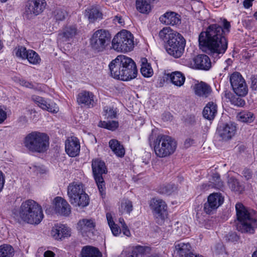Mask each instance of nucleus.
I'll return each instance as SVG.
<instances>
[{
  "label": "nucleus",
  "instance_id": "13",
  "mask_svg": "<svg viewBox=\"0 0 257 257\" xmlns=\"http://www.w3.org/2000/svg\"><path fill=\"white\" fill-rule=\"evenodd\" d=\"M46 5L45 0H29L25 10L27 18L31 19L41 14L45 9Z\"/></svg>",
  "mask_w": 257,
  "mask_h": 257
},
{
  "label": "nucleus",
  "instance_id": "44",
  "mask_svg": "<svg viewBox=\"0 0 257 257\" xmlns=\"http://www.w3.org/2000/svg\"><path fill=\"white\" fill-rule=\"evenodd\" d=\"M28 50L23 46H18L15 49V53L17 57L26 59L27 58Z\"/></svg>",
  "mask_w": 257,
  "mask_h": 257
},
{
  "label": "nucleus",
  "instance_id": "19",
  "mask_svg": "<svg viewBox=\"0 0 257 257\" xmlns=\"http://www.w3.org/2000/svg\"><path fill=\"white\" fill-rule=\"evenodd\" d=\"M51 235L54 239L61 240L70 236V229L66 225L57 223L52 227Z\"/></svg>",
  "mask_w": 257,
  "mask_h": 257
},
{
  "label": "nucleus",
  "instance_id": "51",
  "mask_svg": "<svg viewBox=\"0 0 257 257\" xmlns=\"http://www.w3.org/2000/svg\"><path fill=\"white\" fill-rule=\"evenodd\" d=\"M231 101L232 104L238 106H243L245 103L244 101L239 97L237 98H233Z\"/></svg>",
  "mask_w": 257,
  "mask_h": 257
},
{
  "label": "nucleus",
  "instance_id": "5",
  "mask_svg": "<svg viewBox=\"0 0 257 257\" xmlns=\"http://www.w3.org/2000/svg\"><path fill=\"white\" fill-rule=\"evenodd\" d=\"M153 37H159L166 43V49L169 55L175 58H179L182 55L186 40L180 33H155Z\"/></svg>",
  "mask_w": 257,
  "mask_h": 257
},
{
  "label": "nucleus",
  "instance_id": "22",
  "mask_svg": "<svg viewBox=\"0 0 257 257\" xmlns=\"http://www.w3.org/2000/svg\"><path fill=\"white\" fill-rule=\"evenodd\" d=\"M159 20L163 24L173 26H178L181 21L180 16L173 12L165 13L160 17Z\"/></svg>",
  "mask_w": 257,
  "mask_h": 257
},
{
  "label": "nucleus",
  "instance_id": "29",
  "mask_svg": "<svg viewBox=\"0 0 257 257\" xmlns=\"http://www.w3.org/2000/svg\"><path fill=\"white\" fill-rule=\"evenodd\" d=\"M194 89L196 95L203 97H207L211 91L210 87L203 82L195 84Z\"/></svg>",
  "mask_w": 257,
  "mask_h": 257
},
{
  "label": "nucleus",
  "instance_id": "25",
  "mask_svg": "<svg viewBox=\"0 0 257 257\" xmlns=\"http://www.w3.org/2000/svg\"><path fill=\"white\" fill-rule=\"evenodd\" d=\"M219 24L210 25L205 32H223L224 31L229 32L231 25L230 22L225 19H220Z\"/></svg>",
  "mask_w": 257,
  "mask_h": 257
},
{
  "label": "nucleus",
  "instance_id": "61",
  "mask_svg": "<svg viewBox=\"0 0 257 257\" xmlns=\"http://www.w3.org/2000/svg\"><path fill=\"white\" fill-rule=\"evenodd\" d=\"M251 88L253 90L257 91V77L252 79L251 83Z\"/></svg>",
  "mask_w": 257,
  "mask_h": 257
},
{
  "label": "nucleus",
  "instance_id": "50",
  "mask_svg": "<svg viewBox=\"0 0 257 257\" xmlns=\"http://www.w3.org/2000/svg\"><path fill=\"white\" fill-rule=\"evenodd\" d=\"M7 118V114L6 109H3L2 106H0V124L4 122Z\"/></svg>",
  "mask_w": 257,
  "mask_h": 257
},
{
  "label": "nucleus",
  "instance_id": "15",
  "mask_svg": "<svg viewBox=\"0 0 257 257\" xmlns=\"http://www.w3.org/2000/svg\"><path fill=\"white\" fill-rule=\"evenodd\" d=\"M32 99L43 110L53 113H56L59 111V107L55 103L46 100L44 98L37 95L32 96Z\"/></svg>",
  "mask_w": 257,
  "mask_h": 257
},
{
  "label": "nucleus",
  "instance_id": "41",
  "mask_svg": "<svg viewBox=\"0 0 257 257\" xmlns=\"http://www.w3.org/2000/svg\"><path fill=\"white\" fill-rule=\"evenodd\" d=\"M237 117L239 121L243 122H251L254 119L253 114L248 111L240 112Z\"/></svg>",
  "mask_w": 257,
  "mask_h": 257
},
{
  "label": "nucleus",
  "instance_id": "32",
  "mask_svg": "<svg viewBox=\"0 0 257 257\" xmlns=\"http://www.w3.org/2000/svg\"><path fill=\"white\" fill-rule=\"evenodd\" d=\"M157 0H137L136 8L141 13L147 14L151 10V4Z\"/></svg>",
  "mask_w": 257,
  "mask_h": 257
},
{
  "label": "nucleus",
  "instance_id": "33",
  "mask_svg": "<svg viewBox=\"0 0 257 257\" xmlns=\"http://www.w3.org/2000/svg\"><path fill=\"white\" fill-rule=\"evenodd\" d=\"M102 254L98 248L86 246L83 247L81 251V257H101Z\"/></svg>",
  "mask_w": 257,
  "mask_h": 257
},
{
  "label": "nucleus",
  "instance_id": "57",
  "mask_svg": "<svg viewBox=\"0 0 257 257\" xmlns=\"http://www.w3.org/2000/svg\"><path fill=\"white\" fill-rule=\"evenodd\" d=\"M195 143V141L193 139L191 138H188L187 139L184 143V145L185 147L189 148L192 145H193Z\"/></svg>",
  "mask_w": 257,
  "mask_h": 257
},
{
  "label": "nucleus",
  "instance_id": "18",
  "mask_svg": "<svg viewBox=\"0 0 257 257\" xmlns=\"http://www.w3.org/2000/svg\"><path fill=\"white\" fill-rule=\"evenodd\" d=\"M95 223L92 219H82L77 223V228L83 236H88L92 232Z\"/></svg>",
  "mask_w": 257,
  "mask_h": 257
},
{
  "label": "nucleus",
  "instance_id": "38",
  "mask_svg": "<svg viewBox=\"0 0 257 257\" xmlns=\"http://www.w3.org/2000/svg\"><path fill=\"white\" fill-rule=\"evenodd\" d=\"M29 62L33 65H37L40 63L41 58L37 53L31 49L28 50L27 58Z\"/></svg>",
  "mask_w": 257,
  "mask_h": 257
},
{
  "label": "nucleus",
  "instance_id": "42",
  "mask_svg": "<svg viewBox=\"0 0 257 257\" xmlns=\"http://www.w3.org/2000/svg\"><path fill=\"white\" fill-rule=\"evenodd\" d=\"M133 210V204L131 201L127 199L122 200L121 202L119 211L121 213L130 214Z\"/></svg>",
  "mask_w": 257,
  "mask_h": 257
},
{
  "label": "nucleus",
  "instance_id": "40",
  "mask_svg": "<svg viewBox=\"0 0 257 257\" xmlns=\"http://www.w3.org/2000/svg\"><path fill=\"white\" fill-rule=\"evenodd\" d=\"M14 249L10 245L4 244L0 246V257H13Z\"/></svg>",
  "mask_w": 257,
  "mask_h": 257
},
{
  "label": "nucleus",
  "instance_id": "11",
  "mask_svg": "<svg viewBox=\"0 0 257 257\" xmlns=\"http://www.w3.org/2000/svg\"><path fill=\"white\" fill-rule=\"evenodd\" d=\"M111 39L110 33H93L90 39V44L93 49L101 52L110 44Z\"/></svg>",
  "mask_w": 257,
  "mask_h": 257
},
{
  "label": "nucleus",
  "instance_id": "56",
  "mask_svg": "<svg viewBox=\"0 0 257 257\" xmlns=\"http://www.w3.org/2000/svg\"><path fill=\"white\" fill-rule=\"evenodd\" d=\"M213 178L216 181L217 185L219 187L222 186V182L221 181L220 176L218 174H214L213 176Z\"/></svg>",
  "mask_w": 257,
  "mask_h": 257
},
{
  "label": "nucleus",
  "instance_id": "24",
  "mask_svg": "<svg viewBox=\"0 0 257 257\" xmlns=\"http://www.w3.org/2000/svg\"><path fill=\"white\" fill-rule=\"evenodd\" d=\"M84 191L82 183L73 182L70 184L67 189V194L70 202L71 201L76 202V197H77L80 194Z\"/></svg>",
  "mask_w": 257,
  "mask_h": 257
},
{
  "label": "nucleus",
  "instance_id": "53",
  "mask_svg": "<svg viewBox=\"0 0 257 257\" xmlns=\"http://www.w3.org/2000/svg\"><path fill=\"white\" fill-rule=\"evenodd\" d=\"M5 182V176L0 170V192L2 191Z\"/></svg>",
  "mask_w": 257,
  "mask_h": 257
},
{
  "label": "nucleus",
  "instance_id": "28",
  "mask_svg": "<svg viewBox=\"0 0 257 257\" xmlns=\"http://www.w3.org/2000/svg\"><path fill=\"white\" fill-rule=\"evenodd\" d=\"M177 190V186L173 183H164L159 185L157 192L162 195L169 196L174 194Z\"/></svg>",
  "mask_w": 257,
  "mask_h": 257
},
{
  "label": "nucleus",
  "instance_id": "58",
  "mask_svg": "<svg viewBox=\"0 0 257 257\" xmlns=\"http://www.w3.org/2000/svg\"><path fill=\"white\" fill-rule=\"evenodd\" d=\"M254 0H244L243 5L244 8L249 9L252 5V2Z\"/></svg>",
  "mask_w": 257,
  "mask_h": 257
},
{
  "label": "nucleus",
  "instance_id": "34",
  "mask_svg": "<svg viewBox=\"0 0 257 257\" xmlns=\"http://www.w3.org/2000/svg\"><path fill=\"white\" fill-rule=\"evenodd\" d=\"M75 200H76V202L73 201L70 202L73 206L84 207L89 204V196L85 191L76 197Z\"/></svg>",
  "mask_w": 257,
  "mask_h": 257
},
{
  "label": "nucleus",
  "instance_id": "26",
  "mask_svg": "<svg viewBox=\"0 0 257 257\" xmlns=\"http://www.w3.org/2000/svg\"><path fill=\"white\" fill-rule=\"evenodd\" d=\"M102 14L96 7L87 8L85 10V17L90 23H94L102 19Z\"/></svg>",
  "mask_w": 257,
  "mask_h": 257
},
{
  "label": "nucleus",
  "instance_id": "3",
  "mask_svg": "<svg viewBox=\"0 0 257 257\" xmlns=\"http://www.w3.org/2000/svg\"><path fill=\"white\" fill-rule=\"evenodd\" d=\"M12 215L16 219L32 224H38L42 220L44 215L41 206L33 200L24 201L19 208L12 209Z\"/></svg>",
  "mask_w": 257,
  "mask_h": 257
},
{
  "label": "nucleus",
  "instance_id": "16",
  "mask_svg": "<svg viewBox=\"0 0 257 257\" xmlns=\"http://www.w3.org/2000/svg\"><path fill=\"white\" fill-rule=\"evenodd\" d=\"M77 101L82 107L92 108L95 105L94 95L91 92L82 91L77 96Z\"/></svg>",
  "mask_w": 257,
  "mask_h": 257
},
{
  "label": "nucleus",
  "instance_id": "4",
  "mask_svg": "<svg viewBox=\"0 0 257 257\" xmlns=\"http://www.w3.org/2000/svg\"><path fill=\"white\" fill-rule=\"evenodd\" d=\"M235 210L238 221L236 229L241 232L253 233L254 228L257 227V217L255 211L248 209L241 203L236 204Z\"/></svg>",
  "mask_w": 257,
  "mask_h": 257
},
{
  "label": "nucleus",
  "instance_id": "48",
  "mask_svg": "<svg viewBox=\"0 0 257 257\" xmlns=\"http://www.w3.org/2000/svg\"><path fill=\"white\" fill-rule=\"evenodd\" d=\"M214 252L217 254H223L225 252V248L222 243H218L214 247Z\"/></svg>",
  "mask_w": 257,
  "mask_h": 257
},
{
  "label": "nucleus",
  "instance_id": "49",
  "mask_svg": "<svg viewBox=\"0 0 257 257\" xmlns=\"http://www.w3.org/2000/svg\"><path fill=\"white\" fill-rule=\"evenodd\" d=\"M19 83L21 86L26 88L33 89H36L37 88V87L32 82H30L24 79H20L19 80Z\"/></svg>",
  "mask_w": 257,
  "mask_h": 257
},
{
  "label": "nucleus",
  "instance_id": "21",
  "mask_svg": "<svg viewBox=\"0 0 257 257\" xmlns=\"http://www.w3.org/2000/svg\"><path fill=\"white\" fill-rule=\"evenodd\" d=\"M55 210L56 213L63 216H68L71 212V207L66 200L61 197L54 199Z\"/></svg>",
  "mask_w": 257,
  "mask_h": 257
},
{
  "label": "nucleus",
  "instance_id": "35",
  "mask_svg": "<svg viewBox=\"0 0 257 257\" xmlns=\"http://www.w3.org/2000/svg\"><path fill=\"white\" fill-rule=\"evenodd\" d=\"M175 248L177 251V253L181 257H183L184 256L186 257V256L189 254V253H191L190 252L191 245L189 243H178L175 245Z\"/></svg>",
  "mask_w": 257,
  "mask_h": 257
},
{
  "label": "nucleus",
  "instance_id": "12",
  "mask_svg": "<svg viewBox=\"0 0 257 257\" xmlns=\"http://www.w3.org/2000/svg\"><path fill=\"white\" fill-rule=\"evenodd\" d=\"M230 82L234 92L240 96L247 93V87L241 75L237 72L233 73L230 77Z\"/></svg>",
  "mask_w": 257,
  "mask_h": 257
},
{
  "label": "nucleus",
  "instance_id": "8",
  "mask_svg": "<svg viewBox=\"0 0 257 257\" xmlns=\"http://www.w3.org/2000/svg\"><path fill=\"white\" fill-rule=\"evenodd\" d=\"M111 45L117 52H131L135 47L134 37L132 33H116L112 40Z\"/></svg>",
  "mask_w": 257,
  "mask_h": 257
},
{
  "label": "nucleus",
  "instance_id": "23",
  "mask_svg": "<svg viewBox=\"0 0 257 257\" xmlns=\"http://www.w3.org/2000/svg\"><path fill=\"white\" fill-rule=\"evenodd\" d=\"M196 68L203 70H209L211 67L210 58L205 54H200L196 56L193 60Z\"/></svg>",
  "mask_w": 257,
  "mask_h": 257
},
{
  "label": "nucleus",
  "instance_id": "63",
  "mask_svg": "<svg viewBox=\"0 0 257 257\" xmlns=\"http://www.w3.org/2000/svg\"><path fill=\"white\" fill-rule=\"evenodd\" d=\"M172 30L169 27H164L163 29H162L160 32L163 33V32H170Z\"/></svg>",
  "mask_w": 257,
  "mask_h": 257
},
{
  "label": "nucleus",
  "instance_id": "54",
  "mask_svg": "<svg viewBox=\"0 0 257 257\" xmlns=\"http://www.w3.org/2000/svg\"><path fill=\"white\" fill-rule=\"evenodd\" d=\"M114 23L116 25L119 24L120 26H123L124 22L121 17L116 16L113 19Z\"/></svg>",
  "mask_w": 257,
  "mask_h": 257
},
{
  "label": "nucleus",
  "instance_id": "31",
  "mask_svg": "<svg viewBox=\"0 0 257 257\" xmlns=\"http://www.w3.org/2000/svg\"><path fill=\"white\" fill-rule=\"evenodd\" d=\"M171 83L177 87L182 86L185 82V76L179 71H175L168 74Z\"/></svg>",
  "mask_w": 257,
  "mask_h": 257
},
{
  "label": "nucleus",
  "instance_id": "7",
  "mask_svg": "<svg viewBox=\"0 0 257 257\" xmlns=\"http://www.w3.org/2000/svg\"><path fill=\"white\" fill-rule=\"evenodd\" d=\"M177 148V143L171 137L159 135L154 143L156 155L159 158H165L173 154Z\"/></svg>",
  "mask_w": 257,
  "mask_h": 257
},
{
  "label": "nucleus",
  "instance_id": "64",
  "mask_svg": "<svg viewBox=\"0 0 257 257\" xmlns=\"http://www.w3.org/2000/svg\"><path fill=\"white\" fill-rule=\"evenodd\" d=\"M186 257H203L202 255L193 253L192 252L189 253Z\"/></svg>",
  "mask_w": 257,
  "mask_h": 257
},
{
  "label": "nucleus",
  "instance_id": "60",
  "mask_svg": "<svg viewBox=\"0 0 257 257\" xmlns=\"http://www.w3.org/2000/svg\"><path fill=\"white\" fill-rule=\"evenodd\" d=\"M120 257H138L137 254L135 251H133L132 250L131 252H127L125 253L124 255L123 254H121Z\"/></svg>",
  "mask_w": 257,
  "mask_h": 257
},
{
  "label": "nucleus",
  "instance_id": "30",
  "mask_svg": "<svg viewBox=\"0 0 257 257\" xmlns=\"http://www.w3.org/2000/svg\"><path fill=\"white\" fill-rule=\"evenodd\" d=\"M217 105L213 102H208L203 111V115L204 118L208 119H213L217 113Z\"/></svg>",
  "mask_w": 257,
  "mask_h": 257
},
{
  "label": "nucleus",
  "instance_id": "55",
  "mask_svg": "<svg viewBox=\"0 0 257 257\" xmlns=\"http://www.w3.org/2000/svg\"><path fill=\"white\" fill-rule=\"evenodd\" d=\"M122 231L123 233V234L126 236H130L131 235V232L130 229H128L127 226L126 224L123 225V226L121 227Z\"/></svg>",
  "mask_w": 257,
  "mask_h": 257
},
{
  "label": "nucleus",
  "instance_id": "14",
  "mask_svg": "<svg viewBox=\"0 0 257 257\" xmlns=\"http://www.w3.org/2000/svg\"><path fill=\"white\" fill-rule=\"evenodd\" d=\"M224 202V198L220 193L211 194L208 197L207 202L204 205V210L207 214H211L216 210Z\"/></svg>",
  "mask_w": 257,
  "mask_h": 257
},
{
  "label": "nucleus",
  "instance_id": "47",
  "mask_svg": "<svg viewBox=\"0 0 257 257\" xmlns=\"http://www.w3.org/2000/svg\"><path fill=\"white\" fill-rule=\"evenodd\" d=\"M150 250V248L147 246H137L136 248L133 250V251H135L138 257L139 254H145L146 252H148Z\"/></svg>",
  "mask_w": 257,
  "mask_h": 257
},
{
  "label": "nucleus",
  "instance_id": "20",
  "mask_svg": "<svg viewBox=\"0 0 257 257\" xmlns=\"http://www.w3.org/2000/svg\"><path fill=\"white\" fill-rule=\"evenodd\" d=\"M80 145L78 139L74 137L68 139L65 142L66 153L71 157L77 156L80 152Z\"/></svg>",
  "mask_w": 257,
  "mask_h": 257
},
{
  "label": "nucleus",
  "instance_id": "10",
  "mask_svg": "<svg viewBox=\"0 0 257 257\" xmlns=\"http://www.w3.org/2000/svg\"><path fill=\"white\" fill-rule=\"evenodd\" d=\"M149 206L158 224H162L168 215V206L166 202L159 198H152Z\"/></svg>",
  "mask_w": 257,
  "mask_h": 257
},
{
  "label": "nucleus",
  "instance_id": "17",
  "mask_svg": "<svg viewBox=\"0 0 257 257\" xmlns=\"http://www.w3.org/2000/svg\"><path fill=\"white\" fill-rule=\"evenodd\" d=\"M236 132V126L233 123H226L218 128L220 137L225 141L230 140L235 135Z\"/></svg>",
  "mask_w": 257,
  "mask_h": 257
},
{
  "label": "nucleus",
  "instance_id": "6",
  "mask_svg": "<svg viewBox=\"0 0 257 257\" xmlns=\"http://www.w3.org/2000/svg\"><path fill=\"white\" fill-rule=\"evenodd\" d=\"M23 145L32 153H43L49 148V137L46 133L33 131L24 138Z\"/></svg>",
  "mask_w": 257,
  "mask_h": 257
},
{
  "label": "nucleus",
  "instance_id": "52",
  "mask_svg": "<svg viewBox=\"0 0 257 257\" xmlns=\"http://www.w3.org/2000/svg\"><path fill=\"white\" fill-rule=\"evenodd\" d=\"M242 175L246 180H248L252 177V172L250 170L245 169L242 172Z\"/></svg>",
  "mask_w": 257,
  "mask_h": 257
},
{
  "label": "nucleus",
  "instance_id": "2",
  "mask_svg": "<svg viewBox=\"0 0 257 257\" xmlns=\"http://www.w3.org/2000/svg\"><path fill=\"white\" fill-rule=\"evenodd\" d=\"M110 75L114 79L129 81L137 76L136 64L131 58L125 55H118L108 65Z\"/></svg>",
  "mask_w": 257,
  "mask_h": 257
},
{
  "label": "nucleus",
  "instance_id": "9",
  "mask_svg": "<svg viewBox=\"0 0 257 257\" xmlns=\"http://www.w3.org/2000/svg\"><path fill=\"white\" fill-rule=\"evenodd\" d=\"M93 175L102 197L105 195V186L102 175L107 173V169L103 161L99 159L92 161Z\"/></svg>",
  "mask_w": 257,
  "mask_h": 257
},
{
  "label": "nucleus",
  "instance_id": "59",
  "mask_svg": "<svg viewBox=\"0 0 257 257\" xmlns=\"http://www.w3.org/2000/svg\"><path fill=\"white\" fill-rule=\"evenodd\" d=\"M77 28L75 25H69L66 28L64 32H76Z\"/></svg>",
  "mask_w": 257,
  "mask_h": 257
},
{
  "label": "nucleus",
  "instance_id": "46",
  "mask_svg": "<svg viewBox=\"0 0 257 257\" xmlns=\"http://www.w3.org/2000/svg\"><path fill=\"white\" fill-rule=\"evenodd\" d=\"M54 15L56 21H62L65 19L67 13L64 10L58 9L54 11Z\"/></svg>",
  "mask_w": 257,
  "mask_h": 257
},
{
  "label": "nucleus",
  "instance_id": "45",
  "mask_svg": "<svg viewBox=\"0 0 257 257\" xmlns=\"http://www.w3.org/2000/svg\"><path fill=\"white\" fill-rule=\"evenodd\" d=\"M228 184L231 190L234 191H239L240 190V186L238 181L233 178L231 177L228 180Z\"/></svg>",
  "mask_w": 257,
  "mask_h": 257
},
{
  "label": "nucleus",
  "instance_id": "62",
  "mask_svg": "<svg viewBox=\"0 0 257 257\" xmlns=\"http://www.w3.org/2000/svg\"><path fill=\"white\" fill-rule=\"evenodd\" d=\"M55 253L50 250H47L44 252V257H54Z\"/></svg>",
  "mask_w": 257,
  "mask_h": 257
},
{
  "label": "nucleus",
  "instance_id": "43",
  "mask_svg": "<svg viewBox=\"0 0 257 257\" xmlns=\"http://www.w3.org/2000/svg\"><path fill=\"white\" fill-rule=\"evenodd\" d=\"M104 115L107 118H115L117 116V110L116 108L105 106L103 108Z\"/></svg>",
  "mask_w": 257,
  "mask_h": 257
},
{
  "label": "nucleus",
  "instance_id": "39",
  "mask_svg": "<svg viewBox=\"0 0 257 257\" xmlns=\"http://www.w3.org/2000/svg\"><path fill=\"white\" fill-rule=\"evenodd\" d=\"M118 122L116 120L111 121H100L99 122L98 126L100 127L104 128L107 130L113 131L118 127Z\"/></svg>",
  "mask_w": 257,
  "mask_h": 257
},
{
  "label": "nucleus",
  "instance_id": "1",
  "mask_svg": "<svg viewBox=\"0 0 257 257\" xmlns=\"http://www.w3.org/2000/svg\"><path fill=\"white\" fill-rule=\"evenodd\" d=\"M200 48L214 60L219 59L228 48V41L223 33H200Z\"/></svg>",
  "mask_w": 257,
  "mask_h": 257
},
{
  "label": "nucleus",
  "instance_id": "37",
  "mask_svg": "<svg viewBox=\"0 0 257 257\" xmlns=\"http://www.w3.org/2000/svg\"><path fill=\"white\" fill-rule=\"evenodd\" d=\"M141 72L145 77H150L152 76L153 71L151 65L147 62L146 58L142 59Z\"/></svg>",
  "mask_w": 257,
  "mask_h": 257
},
{
  "label": "nucleus",
  "instance_id": "27",
  "mask_svg": "<svg viewBox=\"0 0 257 257\" xmlns=\"http://www.w3.org/2000/svg\"><path fill=\"white\" fill-rule=\"evenodd\" d=\"M109 147L116 156L118 158L124 157L125 151L123 146L115 139H111L109 141Z\"/></svg>",
  "mask_w": 257,
  "mask_h": 257
},
{
  "label": "nucleus",
  "instance_id": "36",
  "mask_svg": "<svg viewBox=\"0 0 257 257\" xmlns=\"http://www.w3.org/2000/svg\"><path fill=\"white\" fill-rule=\"evenodd\" d=\"M106 216L108 225L113 235L115 236L119 235L120 234L121 230L119 227L114 222L111 214L107 213Z\"/></svg>",
  "mask_w": 257,
  "mask_h": 257
}]
</instances>
